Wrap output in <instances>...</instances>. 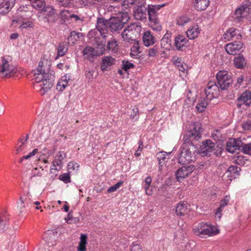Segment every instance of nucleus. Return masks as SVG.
I'll return each instance as SVG.
<instances>
[{
    "instance_id": "nucleus-33",
    "label": "nucleus",
    "mask_w": 251,
    "mask_h": 251,
    "mask_svg": "<svg viewBox=\"0 0 251 251\" xmlns=\"http://www.w3.org/2000/svg\"><path fill=\"white\" fill-rule=\"evenodd\" d=\"M171 39L169 35H165L161 40V46L165 49H169L171 47Z\"/></svg>"
},
{
    "instance_id": "nucleus-45",
    "label": "nucleus",
    "mask_w": 251,
    "mask_h": 251,
    "mask_svg": "<svg viewBox=\"0 0 251 251\" xmlns=\"http://www.w3.org/2000/svg\"><path fill=\"white\" fill-rule=\"evenodd\" d=\"M226 32H228L229 35H230L232 38L236 37V38H238L237 36H241L239 30L233 27L229 28Z\"/></svg>"
},
{
    "instance_id": "nucleus-1",
    "label": "nucleus",
    "mask_w": 251,
    "mask_h": 251,
    "mask_svg": "<svg viewBox=\"0 0 251 251\" xmlns=\"http://www.w3.org/2000/svg\"><path fill=\"white\" fill-rule=\"evenodd\" d=\"M201 124L199 122L194 123L183 136L184 143L179 150L178 162L179 164H187L195 160L198 152V148L192 141L198 140L201 138Z\"/></svg>"
},
{
    "instance_id": "nucleus-58",
    "label": "nucleus",
    "mask_w": 251,
    "mask_h": 251,
    "mask_svg": "<svg viewBox=\"0 0 251 251\" xmlns=\"http://www.w3.org/2000/svg\"><path fill=\"white\" fill-rule=\"evenodd\" d=\"M26 142L27 141H25V139L23 138H20L19 139V142H21V145H20L19 147H17V149L16 150L17 153H19L20 152L22 151L23 150V146L26 143Z\"/></svg>"
},
{
    "instance_id": "nucleus-55",
    "label": "nucleus",
    "mask_w": 251,
    "mask_h": 251,
    "mask_svg": "<svg viewBox=\"0 0 251 251\" xmlns=\"http://www.w3.org/2000/svg\"><path fill=\"white\" fill-rule=\"evenodd\" d=\"M139 147L138 148L137 150L136 151L135 153V155L136 156H139L141 154V152H142L143 149V142L142 140H140L139 141Z\"/></svg>"
},
{
    "instance_id": "nucleus-50",
    "label": "nucleus",
    "mask_w": 251,
    "mask_h": 251,
    "mask_svg": "<svg viewBox=\"0 0 251 251\" xmlns=\"http://www.w3.org/2000/svg\"><path fill=\"white\" fill-rule=\"evenodd\" d=\"M166 155L167 152L165 151H161L157 154L156 156L159 164L165 160Z\"/></svg>"
},
{
    "instance_id": "nucleus-24",
    "label": "nucleus",
    "mask_w": 251,
    "mask_h": 251,
    "mask_svg": "<svg viewBox=\"0 0 251 251\" xmlns=\"http://www.w3.org/2000/svg\"><path fill=\"white\" fill-rule=\"evenodd\" d=\"M115 59L110 56H105L102 60L101 65V69L103 71H107L108 68L112 65L114 64Z\"/></svg>"
},
{
    "instance_id": "nucleus-60",
    "label": "nucleus",
    "mask_w": 251,
    "mask_h": 251,
    "mask_svg": "<svg viewBox=\"0 0 251 251\" xmlns=\"http://www.w3.org/2000/svg\"><path fill=\"white\" fill-rule=\"evenodd\" d=\"M38 152V150L37 149H35L32 151V152H30V153H29L28 154H27L26 155H24V158H25V159H28L31 158V157L33 156L34 155H35Z\"/></svg>"
},
{
    "instance_id": "nucleus-3",
    "label": "nucleus",
    "mask_w": 251,
    "mask_h": 251,
    "mask_svg": "<svg viewBox=\"0 0 251 251\" xmlns=\"http://www.w3.org/2000/svg\"><path fill=\"white\" fill-rule=\"evenodd\" d=\"M50 67L51 63L47 59L44 58L40 61L37 69L33 73L36 83L39 82L45 76L52 75L50 72Z\"/></svg>"
},
{
    "instance_id": "nucleus-29",
    "label": "nucleus",
    "mask_w": 251,
    "mask_h": 251,
    "mask_svg": "<svg viewBox=\"0 0 251 251\" xmlns=\"http://www.w3.org/2000/svg\"><path fill=\"white\" fill-rule=\"evenodd\" d=\"M235 66L238 69H242L244 67L246 64L245 58L243 55L239 54L235 57L234 59Z\"/></svg>"
},
{
    "instance_id": "nucleus-56",
    "label": "nucleus",
    "mask_w": 251,
    "mask_h": 251,
    "mask_svg": "<svg viewBox=\"0 0 251 251\" xmlns=\"http://www.w3.org/2000/svg\"><path fill=\"white\" fill-rule=\"evenodd\" d=\"M7 222L6 219L4 220L1 217H0V232L4 231L7 225Z\"/></svg>"
},
{
    "instance_id": "nucleus-61",
    "label": "nucleus",
    "mask_w": 251,
    "mask_h": 251,
    "mask_svg": "<svg viewBox=\"0 0 251 251\" xmlns=\"http://www.w3.org/2000/svg\"><path fill=\"white\" fill-rule=\"evenodd\" d=\"M70 173L68 172L67 173H64V183H68L71 182Z\"/></svg>"
},
{
    "instance_id": "nucleus-15",
    "label": "nucleus",
    "mask_w": 251,
    "mask_h": 251,
    "mask_svg": "<svg viewBox=\"0 0 251 251\" xmlns=\"http://www.w3.org/2000/svg\"><path fill=\"white\" fill-rule=\"evenodd\" d=\"M194 166L193 165L183 166L179 168L176 172V179L180 182L184 178L189 176L194 171Z\"/></svg>"
},
{
    "instance_id": "nucleus-36",
    "label": "nucleus",
    "mask_w": 251,
    "mask_h": 251,
    "mask_svg": "<svg viewBox=\"0 0 251 251\" xmlns=\"http://www.w3.org/2000/svg\"><path fill=\"white\" fill-rule=\"evenodd\" d=\"M240 171V167L236 166H231L228 168L227 172L229 173L231 177L234 178L239 175Z\"/></svg>"
},
{
    "instance_id": "nucleus-20",
    "label": "nucleus",
    "mask_w": 251,
    "mask_h": 251,
    "mask_svg": "<svg viewBox=\"0 0 251 251\" xmlns=\"http://www.w3.org/2000/svg\"><path fill=\"white\" fill-rule=\"evenodd\" d=\"M174 45L177 50H182L188 46V40L182 35H178L175 37Z\"/></svg>"
},
{
    "instance_id": "nucleus-30",
    "label": "nucleus",
    "mask_w": 251,
    "mask_h": 251,
    "mask_svg": "<svg viewBox=\"0 0 251 251\" xmlns=\"http://www.w3.org/2000/svg\"><path fill=\"white\" fill-rule=\"evenodd\" d=\"M107 48L109 52L116 53L118 50V42L115 39H112L107 43Z\"/></svg>"
},
{
    "instance_id": "nucleus-28",
    "label": "nucleus",
    "mask_w": 251,
    "mask_h": 251,
    "mask_svg": "<svg viewBox=\"0 0 251 251\" xmlns=\"http://www.w3.org/2000/svg\"><path fill=\"white\" fill-rule=\"evenodd\" d=\"M200 29L198 25L190 27L186 31L188 38L191 40L194 39L198 37L200 33Z\"/></svg>"
},
{
    "instance_id": "nucleus-46",
    "label": "nucleus",
    "mask_w": 251,
    "mask_h": 251,
    "mask_svg": "<svg viewBox=\"0 0 251 251\" xmlns=\"http://www.w3.org/2000/svg\"><path fill=\"white\" fill-rule=\"evenodd\" d=\"M64 219L66 223L69 224H72L76 222V218L74 217L73 216L72 210L69 212L67 217H66Z\"/></svg>"
},
{
    "instance_id": "nucleus-39",
    "label": "nucleus",
    "mask_w": 251,
    "mask_h": 251,
    "mask_svg": "<svg viewBox=\"0 0 251 251\" xmlns=\"http://www.w3.org/2000/svg\"><path fill=\"white\" fill-rule=\"evenodd\" d=\"M150 26L153 30L160 31L162 30V26L159 19L155 20V21H150Z\"/></svg>"
},
{
    "instance_id": "nucleus-62",
    "label": "nucleus",
    "mask_w": 251,
    "mask_h": 251,
    "mask_svg": "<svg viewBox=\"0 0 251 251\" xmlns=\"http://www.w3.org/2000/svg\"><path fill=\"white\" fill-rule=\"evenodd\" d=\"M64 82H66L68 85L72 84L73 80L71 79L70 75L66 74L64 75Z\"/></svg>"
},
{
    "instance_id": "nucleus-64",
    "label": "nucleus",
    "mask_w": 251,
    "mask_h": 251,
    "mask_svg": "<svg viewBox=\"0 0 251 251\" xmlns=\"http://www.w3.org/2000/svg\"><path fill=\"white\" fill-rule=\"evenodd\" d=\"M60 56H63V49L61 46H59L58 48L57 55L54 58V59L56 60Z\"/></svg>"
},
{
    "instance_id": "nucleus-23",
    "label": "nucleus",
    "mask_w": 251,
    "mask_h": 251,
    "mask_svg": "<svg viewBox=\"0 0 251 251\" xmlns=\"http://www.w3.org/2000/svg\"><path fill=\"white\" fill-rule=\"evenodd\" d=\"M88 0H64V7L75 5L82 7L88 5Z\"/></svg>"
},
{
    "instance_id": "nucleus-10",
    "label": "nucleus",
    "mask_w": 251,
    "mask_h": 251,
    "mask_svg": "<svg viewBox=\"0 0 251 251\" xmlns=\"http://www.w3.org/2000/svg\"><path fill=\"white\" fill-rule=\"evenodd\" d=\"M148 4L142 0L133 10L134 17L137 20L146 21L148 18Z\"/></svg>"
},
{
    "instance_id": "nucleus-19",
    "label": "nucleus",
    "mask_w": 251,
    "mask_h": 251,
    "mask_svg": "<svg viewBox=\"0 0 251 251\" xmlns=\"http://www.w3.org/2000/svg\"><path fill=\"white\" fill-rule=\"evenodd\" d=\"M164 5H150L148 4V17L150 21H155L158 19V11L160 7Z\"/></svg>"
},
{
    "instance_id": "nucleus-9",
    "label": "nucleus",
    "mask_w": 251,
    "mask_h": 251,
    "mask_svg": "<svg viewBox=\"0 0 251 251\" xmlns=\"http://www.w3.org/2000/svg\"><path fill=\"white\" fill-rule=\"evenodd\" d=\"M16 72L15 67L5 57L0 59V76L3 77H10Z\"/></svg>"
},
{
    "instance_id": "nucleus-17",
    "label": "nucleus",
    "mask_w": 251,
    "mask_h": 251,
    "mask_svg": "<svg viewBox=\"0 0 251 251\" xmlns=\"http://www.w3.org/2000/svg\"><path fill=\"white\" fill-rule=\"evenodd\" d=\"M243 44L240 41H235L227 44L225 46V49L227 53L231 55H235L242 49Z\"/></svg>"
},
{
    "instance_id": "nucleus-14",
    "label": "nucleus",
    "mask_w": 251,
    "mask_h": 251,
    "mask_svg": "<svg viewBox=\"0 0 251 251\" xmlns=\"http://www.w3.org/2000/svg\"><path fill=\"white\" fill-rule=\"evenodd\" d=\"M105 50V46L101 45L100 50H96L93 48L91 47H86L83 50V55L84 57L90 61H92L94 56H99L102 54Z\"/></svg>"
},
{
    "instance_id": "nucleus-21",
    "label": "nucleus",
    "mask_w": 251,
    "mask_h": 251,
    "mask_svg": "<svg viewBox=\"0 0 251 251\" xmlns=\"http://www.w3.org/2000/svg\"><path fill=\"white\" fill-rule=\"evenodd\" d=\"M16 0H5L4 1H0V13L5 14L8 13L15 4Z\"/></svg>"
},
{
    "instance_id": "nucleus-49",
    "label": "nucleus",
    "mask_w": 251,
    "mask_h": 251,
    "mask_svg": "<svg viewBox=\"0 0 251 251\" xmlns=\"http://www.w3.org/2000/svg\"><path fill=\"white\" fill-rule=\"evenodd\" d=\"M207 102L202 101L197 104L196 108L199 112H202L204 111L205 108L207 107Z\"/></svg>"
},
{
    "instance_id": "nucleus-27",
    "label": "nucleus",
    "mask_w": 251,
    "mask_h": 251,
    "mask_svg": "<svg viewBox=\"0 0 251 251\" xmlns=\"http://www.w3.org/2000/svg\"><path fill=\"white\" fill-rule=\"evenodd\" d=\"M193 4L197 11H203L206 9L209 4V0H193Z\"/></svg>"
},
{
    "instance_id": "nucleus-7",
    "label": "nucleus",
    "mask_w": 251,
    "mask_h": 251,
    "mask_svg": "<svg viewBox=\"0 0 251 251\" xmlns=\"http://www.w3.org/2000/svg\"><path fill=\"white\" fill-rule=\"evenodd\" d=\"M217 85L221 90H227L232 82L230 75L226 71H220L216 75Z\"/></svg>"
},
{
    "instance_id": "nucleus-25",
    "label": "nucleus",
    "mask_w": 251,
    "mask_h": 251,
    "mask_svg": "<svg viewBox=\"0 0 251 251\" xmlns=\"http://www.w3.org/2000/svg\"><path fill=\"white\" fill-rule=\"evenodd\" d=\"M188 209V204L184 201H181L176 207V213L179 216H183L187 213Z\"/></svg>"
},
{
    "instance_id": "nucleus-8",
    "label": "nucleus",
    "mask_w": 251,
    "mask_h": 251,
    "mask_svg": "<svg viewBox=\"0 0 251 251\" xmlns=\"http://www.w3.org/2000/svg\"><path fill=\"white\" fill-rule=\"evenodd\" d=\"M42 238L51 246H54L57 240H61V228L48 230L43 234Z\"/></svg>"
},
{
    "instance_id": "nucleus-47",
    "label": "nucleus",
    "mask_w": 251,
    "mask_h": 251,
    "mask_svg": "<svg viewBox=\"0 0 251 251\" xmlns=\"http://www.w3.org/2000/svg\"><path fill=\"white\" fill-rule=\"evenodd\" d=\"M159 48L157 46H154L152 48L148 50V56L149 57H155L158 52Z\"/></svg>"
},
{
    "instance_id": "nucleus-22",
    "label": "nucleus",
    "mask_w": 251,
    "mask_h": 251,
    "mask_svg": "<svg viewBox=\"0 0 251 251\" xmlns=\"http://www.w3.org/2000/svg\"><path fill=\"white\" fill-rule=\"evenodd\" d=\"M248 8L245 6H241L237 8L234 14V19L238 22L242 21L248 12Z\"/></svg>"
},
{
    "instance_id": "nucleus-26",
    "label": "nucleus",
    "mask_w": 251,
    "mask_h": 251,
    "mask_svg": "<svg viewBox=\"0 0 251 251\" xmlns=\"http://www.w3.org/2000/svg\"><path fill=\"white\" fill-rule=\"evenodd\" d=\"M143 41L146 46H150L155 43V38L151 34V31H147L144 32L143 35Z\"/></svg>"
},
{
    "instance_id": "nucleus-40",
    "label": "nucleus",
    "mask_w": 251,
    "mask_h": 251,
    "mask_svg": "<svg viewBox=\"0 0 251 251\" xmlns=\"http://www.w3.org/2000/svg\"><path fill=\"white\" fill-rule=\"evenodd\" d=\"M248 161L247 157L239 155L234 157V162L239 165H244L246 162Z\"/></svg>"
},
{
    "instance_id": "nucleus-42",
    "label": "nucleus",
    "mask_w": 251,
    "mask_h": 251,
    "mask_svg": "<svg viewBox=\"0 0 251 251\" xmlns=\"http://www.w3.org/2000/svg\"><path fill=\"white\" fill-rule=\"evenodd\" d=\"M135 65L128 61L123 60L122 61V69L127 72L128 70L133 68Z\"/></svg>"
},
{
    "instance_id": "nucleus-18",
    "label": "nucleus",
    "mask_w": 251,
    "mask_h": 251,
    "mask_svg": "<svg viewBox=\"0 0 251 251\" xmlns=\"http://www.w3.org/2000/svg\"><path fill=\"white\" fill-rule=\"evenodd\" d=\"M242 141L240 140L230 138L226 144V150L228 152L233 153L241 150Z\"/></svg>"
},
{
    "instance_id": "nucleus-2",
    "label": "nucleus",
    "mask_w": 251,
    "mask_h": 251,
    "mask_svg": "<svg viewBox=\"0 0 251 251\" xmlns=\"http://www.w3.org/2000/svg\"><path fill=\"white\" fill-rule=\"evenodd\" d=\"M130 17L127 12L119 13L116 16L109 19V28L111 32H118L129 21Z\"/></svg>"
},
{
    "instance_id": "nucleus-63",
    "label": "nucleus",
    "mask_w": 251,
    "mask_h": 251,
    "mask_svg": "<svg viewBox=\"0 0 251 251\" xmlns=\"http://www.w3.org/2000/svg\"><path fill=\"white\" fill-rule=\"evenodd\" d=\"M63 80L60 79L56 85V89L60 92H61L63 90Z\"/></svg>"
},
{
    "instance_id": "nucleus-48",
    "label": "nucleus",
    "mask_w": 251,
    "mask_h": 251,
    "mask_svg": "<svg viewBox=\"0 0 251 251\" xmlns=\"http://www.w3.org/2000/svg\"><path fill=\"white\" fill-rule=\"evenodd\" d=\"M79 167V165L75 162H70L67 166V169L69 173H72L76 168L77 169Z\"/></svg>"
},
{
    "instance_id": "nucleus-53",
    "label": "nucleus",
    "mask_w": 251,
    "mask_h": 251,
    "mask_svg": "<svg viewBox=\"0 0 251 251\" xmlns=\"http://www.w3.org/2000/svg\"><path fill=\"white\" fill-rule=\"evenodd\" d=\"M242 126L245 130L251 131V119H248L247 121H244L242 124Z\"/></svg>"
},
{
    "instance_id": "nucleus-41",
    "label": "nucleus",
    "mask_w": 251,
    "mask_h": 251,
    "mask_svg": "<svg viewBox=\"0 0 251 251\" xmlns=\"http://www.w3.org/2000/svg\"><path fill=\"white\" fill-rule=\"evenodd\" d=\"M241 150L245 154L251 155V143L246 144L242 142Z\"/></svg>"
},
{
    "instance_id": "nucleus-12",
    "label": "nucleus",
    "mask_w": 251,
    "mask_h": 251,
    "mask_svg": "<svg viewBox=\"0 0 251 251\" xmlns=\"http://www.w3.org/2000/svg\"><path fill=\"white\" fill-rule=\"evenodd\" d=\"M219 89H220V87L215 81H210L205 89L206 100L210 101L212 99L218 97L219 95Z\"/></svg>"
},
{
    "instance_id": "nucleus-32",
    "label": "nucleus",
    "mask_w": 251,
    "mask_h": 251,
    "mask_svg": "<svg viewBox=\"0 0 251 251\" xmlns=\"http://www.w3.org/2000/svg\"><path fill=\"white\" fill-rule=\"evenodd\" d=\"M40 13H43L45 18L50 17L54 14V9L52 7L46 6V2L45 3L44 7L41 10H38Z\"/></svg>"
},
{
    "instance_id": "nucleus-35",
    "label": "nucleus",
    "mask_w": 251,
    "mask_h": 251,
    "mask_svg": "<svg viewBox=\"0 0 251 251\" xmlns=\"http://www.w3.org/2000/svg\"><path fill=\"white\" fill-rule=\"evenodd\" d=\"M80 33L77 32L75 31H71L70 35L68 37V44L73 45L75 42L77 41L80 36Z\"/></svg>"
},
{
    "instance_id": "nucleus-4",
    "label": "nucleus",
    "mask_w": 251,
    "mask_h": 251,
    "mask_svg": "<svg viewBox=\"0 0 251 251\" xmlns=\"http://www.w3.org/2000/svg\"><path fill=\"white\" fill-rule=\"evenodd\" d=\"M141 30V26L137 23H133L128 25L122 32V36L124 40L126 42L137 41L136 38Z\"/></svg>"
},
{
    "instance_id": "nucleus-16",
    "label": "nucleus",
    "mask_w": 251,
    "mask_h": 251,
    "mask_svg": "<svg viewBox=\"0 0 251 251\" xmlns=\"http://www.w3.org/2000/svg\"><path fill=\"white\" fill-rule=\"evenodd\" d=\"M52 79V75L45 76L39 82L41 83L40 84L41 88L39 90V92L41 95H44L50 89L53 85Z\"/></svg>"
},
{
    "instance_id": "nucleus-59",
    "label": "nucleus",
    "mask_w": 251,
    "mask_h": 251,
    "mask_svg": "<svg viewBox=\"0 0 251 251\" xmlns=\"http://www.w3.org/2000/svg\"><path fill=\"white\" fill-rule=\"evenodd\" d=\"M224 208V207H222V206L220 205V206L217 208L215 213L216 218L220 219L221 218L222 215V212L223 211Z\"/></svg>"
},
{
    "instance_id": "nucleus-37",
    "label": "nucleus",
    "mask_w": 251,
    "mask_h": 251,
    "mask_svg": "<svg viewBox=\"0 0 251 251\" xmlns=\"http://www.w3.org/2000/svg\"><path fill=\"white\" fill-rule=\"evenodd\" d=\"M176 24L179 26H184L190 21V19L186 15H182L176 19Z\"/></svg>"
},
{
    "instance_id": "nucleus-44",
    "label": "nucleus",
    "mask_w": 251,
    "mask_h": 251,
    "mask_svg": "<svg viewBox=\"0 0 251 251\" xmlns=\"http://www.w3.org/2000/svg\"><path fill=\"white\" fill-rule=\"evenodd\" d=\"M130 116V118L133 121H136L138 120L139 117V110L137 107H134L131 110Z\"/></svg>"
},
{
    "instance_id": "nucleus-54",
    "label": "nucleus",
    "mask_w": 251,
    "mask_h": 251,
    "mask_svg": "<svg viewBox=\"0 0 251 251\" xmlns=\"http://www.w3.org/2000/svg\"><path fill=\"white\" fill-rule=\"evenodd\" d=\"M130 251H143L141 246L136 242H133L130 247Z\"/></svg>"
},
{
    "instance_id": "nucleus-5",
    "label": "nucleus",
    "mask_w": 251,
    "mask_h": 251,
    "mask_svg": "<svg viewBox=\"0 0 251 251\" xmlns=\"http://www.w3.org/2000/svg\"><path fill=\"white\" fill-rule=\"evenodd\" d=\"M193 231L195 235L202 238H205L207 236H212L219 233V230L216 228L204 222L199 223L193 228Z\"/></svg>"
},
{
    "instance_id": "nucleus-31",
    "label": "nucleus",
    "mask_w": 251,
    "mask_h": 251,
    "mask_svg": "<svg viewBox=\"0 0 251 251\" xmlns=\"http://www.w3.org/2000/svg\"><path fill=\"white\" fill-rule=\"evenodd\" d=\"M63 158L61 154L57 157L55 160L53 162V165L51 168V171L53 173V170L59 171L60 170L63 166Z\"/></svg>"
},
{
    "instance_id": "nucleus-57",
    "label": "nucleus",
    "mask_w": 251,
    "mask_h": 251,
    "mask_svg": "<svg viewBox=\"0 0 251 251\" xmlns=\"http://www.w3.org/2000/svg\"><path fill=\"white\" fill-rule=\"evenodd\" d=\"M229 200H230L229 196H226L224 197V198L220 202V205L221 206H222V207H225L228 204Z\"/></svg>"
},
{
    "instance_id": "nucleus-38",
    "label": "nucleus",
    "mask_w": 251,
    "mask_h": 251,
    "mask_svg": "<svg viewBox=\"0 0 251 251\" xmlns=\"http://www.w3.org/2000/svg\"><path fill=\"white\" fill-rule=\"evenodd\" d=\"M141 1V0H124L122 2V6L126 8L130 7L132 5H136L137 6Z\"/></svg>"
},
{
    "instance_id": "nucleus-43",
    "label": "nucleus",
    "mask_w": 251,
    "mask_h": 251,
    "mask_svg": "<svg viewBox=\"0 0 251 251\" xmlns=\"http://www.w3.org/2000/svg\"><path fill=\"white\" fill-rule=\"evenodd\" d=\"M66 13H68V11L67 10H64V24L65 23V20L68 18H70L72 21L74 20V21H77L79 20V17L75 14H69V15H67Z\"/></svg>"
},
{
    "instance_id": "nucleus-34",
    "label": "nucleus",
    "mask_w": 251,
    "mask_h": 251,
    "mask_svg": "<svg viewBox=\"0 0 251 251\" xmlns=\"http://www.w3.org/2000/svg\"><path fill=\"white\" fill-rule=\"evenodd\" d=\"M87 236L86 234H82L80 237V242L78 247L79 251H85L86 250V245L87 242Z\"/></svg>"
},
{
    "instance_id": "nucleus-11",
    "label": "nucleus",
    "mask_w": 251,
    "mask_h": 251,
    "mask_svg": "<svg viewBox=\"0 0 251 251\" xmlns=\"http://www.w3.org/2000/svg\"><path fill=\"white\" fill-rule=\"evenodd\" d=\"M109 25V20H106L104 18L97 19L96 28L103 38H106L109 35H111Z\"/></svg>"
},
{
    "instance_id": "nucleus-13",
    "label": "nucleus",
    "mask_w": 251,
    "mask_h": 251,
    "mask_svg": "<svg viewBox=\"0 0 251 251\" xmlns=\"http://www.w3.org/2000/svg\"><path fill=\"white\" fill-rule=\"evenodd\" d=\"M238 108H241L242 106H249L251 105V91L246 90L242 93L235 101Z\"/></svg>"
},
{
    "instance_id": "nucleus-6",
    "label": "nucleus",
    "mask_w": 251,
    "mask_h": 251,
    "mask_svg": "<svg viewBox=\"0 0 251 251\" xmlns=\"http://www.w3.org/2000/svg\"><path fill=\"white\" fill-rule=\"evenodd\" d=\"M216 147H218V146L211 140L208 139L202 142L199 152L202 156H210L212 152L216 156H219L221 154L222 149L219 148V151H216Z\"/></svg>"
},
{
    "instance_id": "nucleus-51",
    "label": "nucleus",
    "mask_w": 251,
    "mask_h": 251,
    "mask_svg": "<svg viewBox=\"0 0 251 251\" xmlns=\"http://www.w3.org/2000/svg\"><path fill=\"white\" fill-rule=\"evenodd\" d=\"M123 182L122 181H119L115 185L110 186L107 190L108 193H112L113 192L116 191L123 184Z\"/></svg>"
},
{
    "instance_id": "nucleus-52",
    "label": "nucleus",
    "mask_w": 251,
    "mask_h": 251,
    "mask_svg": "<svg viewBox=\"0 0 251 251\" xmlns=\"http://www.w3.org/2000/svg\"><path fill=\"white\" fill-rule=\"evenodd\" d=\"M34 24L31 21L23 22L20 27L21 29H26L28 27L33 28Z\"/></svg>"
}]
</instances>
